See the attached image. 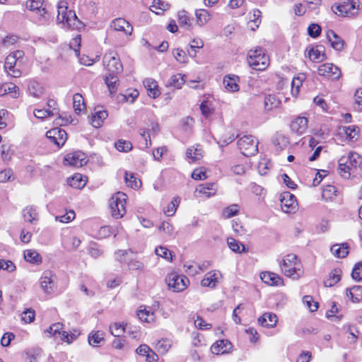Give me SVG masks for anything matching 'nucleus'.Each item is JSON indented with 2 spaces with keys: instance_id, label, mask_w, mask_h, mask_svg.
<instances>
[{
  "instance_id": "f257e3e1",
  "label": "nucleus",
  "mask_w": 362,
  "mask_h": 362,
  "mask_svg": "<svg viewBox=\"0 0 362 362\" xmlns=\"http://www.w3.org/2000/svg\"><path fill=\"white\" fill-rule=\"evenodd\" d=\"M361 166L362 156L356 152H350L339 158L338 170L341 176L349 178Z\"/></svg>"
},
{
  "instance_id": "f03ea898",
  "label": "nucleus",
  "mask_w": 362,
  "mask_h": 362,
  "mask_svg": "<svg viewBox=\"0 0 362 362\" xmlns=\"http://www.w3.org/2000/svg\"><path fill=\"white\" fill-rule=\"evenodd\" d=\"M57 21L64 23L71 29H78L81 25V22L77 18L74 11H67V2L62 1L58 4Z\"/></svg>"
},
{
  "instance_id": "7ed1b4c3",
  "label": "nucleus",
  "mask_w": 362,
  "mask_h": 362,
  "mask_svg": "<svg viewBox=\"0 0 362 362\" xmlns=\"http://www.w3.org/2000/svg\"><path fill=\"white\" fill-rule=\"evenodd\" d=\"M269 57L266 54L265 50L260 47L250 49L247 53L248 64L255 70H264L269 64Z\"/></svg>"
},
{
  "instance_id": "20e7f679",
  "label": "nucleus",
  "mask_w": 362,
  "mask_h": 362,
  "mask_svg": "<svg viewBox=\"0 0 362 362\" xmlns=\"http://www.w3.org/2000/svg\"><path fill=\"white\" fill-rule=\"evenodd\" d=\"M299 262L294 254L287 255L279 262V266L284 274L293 279H298L301 276L300 269L298 267Z\"/></svg>"
},
{
  "instance_id": "39448f33",
  "label": "nucleus",
  "mask_w": 362,
  "mask_h": 362,
  "mask_svg": "<svg viewBox=\"0 0 362 362\" xmlns=\"http://www.w3.org/2000/svg\"><path fill=\"white\" fill-rule=\"evenodd\" d=\"M126 194L117 192L110 199V208L113 218H121L126 214Z\"/></svg>"
},
{
  "instance_id": "423d86ee",
  "label": "nucleus",
  "mask_w": 362,
  "mask_h": 362,
  "mask_svg": "<svg viewBox=\"0 0 362 362\" xmlns=\"http://www.w3.org/2000/svg\"><path fill=\"white\" fill-rule=\"evenodd\" d=\"M258 141L252 135H244L238 140V146L245 156L255 155L258 151Z\"/></svg>"
},
{
  "instance_id": "0eeeda50",
  "label": "nucleus",
  "mask_w": 362,
  "mask_h": 362,
  "mask_svg": "<svg viewBox=\"0 0 362 362\" xmlns=\"http://www.w3.org/2000/svg\"><path fill=\"white\" fill-rule=\"evenodd\" d=\"M165 281L168 287L174 292H181L185 290L189 285V280L184 275H180L175 272L168 274Z\"/></svg>"
},
{
  "instance_id": "6e6552de",
  "label": "nucleus",
  "mask_w": 362,
  "mask_h": 362,
  "mask_svg": "<svg viewBox=\"0 0 362 362\" xmlns=\"http://www.w3.org/2000/svg\"><path fill=\"white\" fill-rule=\"evenodd\" d=\"M103 64L109 73L119 74L123 70L122 64L117 52L108 51L103 57Z\"/></svg>"
},
{
  "instance_id": "1a4fd4ad",
  "label": "nucleus",
  "mask_w": 362,
  "mask_h": 362,
  "mask_svg": "<svg viewBox=\"0 0 362 362\" xmlns=\"http://www.w3.org/2000/svg\"><path fill=\"white\" fill-rule=\"evenodd\" d=\"M86 154L81 151H75L66 155L64 158V165L81 168L87 163Z\"/></svg>"
},
{
  "instance_id": "9d476101",
  "label": "nucleus",
  "mask_w": 362,
  "mask_h": 362,
  "mask_svg": "<svg viewBox=\"0 0 362 362\" xmlns=\"http://www.w3.org/2000/svg\"><path fill=\"white\" fill-rule=\"evenodd\" d=\"M356 1L355 0H343L336 6L335 10L334 7H332V9L334 12L339 16L351 17L356 13Z\"/></svg>"
},
{
  "instance_id": "9b49d317",
  "label": "nucleus",
  "mask_w": 362,
  "mask_h": 362,
  "mask_svg": "<svg viewBox=\"0 0 362 362\" xmlns=\"http://www.w3.org/2000/svg\"><path fill=\"white\" fill-rule=\"evenodd\" d=\"M281 206L282 211L285 213H294L298 208L296 197L288 192H284L281 194Z\"/></svg>"
},
{
  "instance_id": "f8f14e48",
  "label": "nucleus",
  "mask_w": 362,
  "mask_h": 362,
  "mask_svg": "<svg viewBox=\"0 0 362 362\" xmlns=\"http://www.w3.org/2000/svg\"><path fill=\"white\" fill-rule=\"evenodd\" d=\"M46 136L57 147L62 146L67 139L66 132L60 128H54L47 131L46 133Z\"/></svg>"
},
{
  "instance_id": "ddd939ff",
  "label": "nucleus",
  "mask_w": 362,
  "mask_h": 362,
  "mask_svg": "<svg viewBox=\"0 0 362 362\" xmlns=\"http://www.w3.org/2000/svg\"><path fill=\"white\" fill-rule=\"evenodd\" d=\"M318 74L320 76L338 79L341 76V70L333 64L325 63L319 66Z\"/></svg>"
},
{
  "instance_id": "4468645a",
  "label": "nucleus",
  "mask_w": 362,
  "mask_h": 362,
  "mask_svg": "<svg viewBox=\"0 0 362 362\" xmlns=\"http://www.w3.org/2000/svg\"><path fill=\"white\" fill-rule=\"evenodd\" d=\"M56 276L50 271L43 273L40 279V286L45 293L50 294L54 292L55 288Z\"/></svg>"
},
{
  "instance_id": "2eb2a0df",
  "label": "nucleus",
  "mask_w": 362,
  "mask_h": 362,
  "mask_svg": "<svg viewBox=\"0 0 362 362\" xmlns=\"http://www.w3.org/2000/svg\"><path fill=\"white\" fill-rule=\"evenodd\" d=\"M26 7L30 11H36L39 14V21L45 24L47 21V11L43 7L42 0H28L26 1Z\"/></svg>"
},
{
  "instance_id": "dca6fc26",
  "label": "nucleus",
  "mask_w": 362,
  "mask_h": 362,
  "mask_svg": "<svg viewBox=\"0 0 362 362\" xmlns=\"http://www.w3.org/2000/svg\"><path fill=\"white\" fill-rule=\"evenodd\" d=\"M221 276V274L218 271H211L205 274L201 281V285L204 287L214 288L216 286Z\"/></svg>"
},
{
  "instance_id": "f3484780",
  "label": "nucleus",
  "mask_w": 362,
  "mask_h": 362,
  "mask_svg": "<svg viewBox=\"0 0 362 362\" xmlns=\"http://www.w3.org/2000/svg\"><path fill=\"white\" fill-rule=\"evenodd\" d=\"M308 128V119L305 117H296L291 124V131L297 134L302 135Z\"/></svg>"
},
{
  "instance_id": "a211bd4d",
  "label": "nucleus",
  "mask_w": 362,
  "mask_h": 362,
  "mask_svg": "<svg viewBox=\"0 0 362 362\" xmlns=\"http://www.w3.org/2000/svg\"><path fill=\"white\" fill-rule=\"evenodd\" d=\"M111 27L115 30L124 32L126 35H130L132 33L133 28L130 23L124 18H116L112 21Z\"/></svg>"
},
{
  "instance_id": "6ab92c4d",
  "label": "nucleus",
  "mask_w": 362,
  "mask_h": 362,
  "mask_svg": "<svg viewBox=\"0 0 362 362\" xmlns=\"http://www.w3.org/2000/svg\"><path fill=\"white\" fill-rule=\"evenodd\" d=\"M262 281L269 286H279L283 284L282 279L276 274L271 272H264L260 274Z\"/></svg>"
},
{
  "instance_id": "aec40b11",
  "label": "nucleus",
  "mask_w": 362,
  "mask_h": 362,
  "mask_svg": "<svg viewBox=\"0 0 362 362\" xmlns=\"http://www.w3.org/2000/svg\"><path fill=\"white\" fill-rule=\"evenodd\" d=\"M308 51V57L313 62H320L325 59V47L322 45L311 47Z\"/></svg>"
},
{
  "instance_id": "412c9836",
  "label": "nucleus",
  "mask_w": 362,
  "mask_h": 362,
  "mask_svg": "<svg viewBox=\"0 0 362 362\" xmlns=\"http://www.w3.org/2000/svg\"><path fill=\"white\" fill-rule=\"evenodd\" d=\"M217 189V185L214 182L204 183L198 186L195 193L203 194L209 198L216 193Z\"/></svg>"
},
{
  "instance_id": "4be33fe9",
  "label": "nucleus",
  "mask_w": 362,
  "mask_h": 362,
  "mask_svg": "<svg viewBox=\"0 0 362 362\" xmlns=\"http://www.w3.org/2000/svg\"><path fill=\"white\" fill-rule=\"evenodd\" d=\"M231 344L228 340L221 339L214 343L211 351L214 354L220 355L227 353L231 349Z\"/></svg>"
},
{
  "instance_id": "5701e85b",
  "label": "nucleus",
  "mask_w": 362,
  "mask_h": 362,
  "mask_svg": "<svg viewBox=\"0 0 362 362\" xmlns=\"http://www.w3.org/2000/svg\"><path fill=\"white\" fill-rule=\"evenodd\" d=\"M203 156L204 151L199 145L190 146L186 151V158L189 160V163L199 160Z\"/></svg>"
},
{
  "instance_id": "b1692460",
  "label": "nucleus",
  "mask_w": 362,
  "mask_h": 362,
  "mask_svg": "<svg viewBox=\"0 0 362 362\" xmlns=\"http://www.w3.org/2000/svg\"><path fill=\"white\" fill-rule=\"evenodd\" d=\"M277 321L276 315L272 313H266L258 319L259 324L266 327H274Z\"/></svg>"
},
{
  "instance_id": "393cba45",
  "label": "nucleus",
  "mask_w": 362,
  "mask_h": 362,
  "mask_svg": "<svg viewBox=\"0 0 362 362\" xmlns=\"http://www.w3.org/2000/svg\"><path fill=\"white\" fill-rule=\"evenodd\" d=\"M118 74L109 73L108 75L105 76L104 81L107 85L111 95L115 93L119 86Z\"/></svg>"
},
{
  "instance_id": "a878e982",
  "label": "nucleus",
  "mask_w": 362,
  "mask_h": 362,
  "mask_svg": "<svg viewBox=\"0 0 362 362\" xmlns=\"http://www.w3.org/2000/svg\"><path fill=\"white\" fill-rule=\"evenodd\" d=\"M327 38L334 49L340 51L344 48V43L343 40L333 30H329L327 33Z\"/></svg>"
},
{
  "instance_id": "bb28decb",
  "label": "nucleus",
  "mask_w": 362,
  "mask_h": 362,
  "mask_svg": "<svg viewBox=\"0 0 362 362\" xmlns=\"http://www.w3.org/2000/svg\"><path fill=\"white\" fill-rule=\"evenodd\" d=\"M144 85L148 90V94L150 97L156 98L159 96L160 91L157 82L152 78H146L144 81Z\"/></svg>"
},
{
  "instance_id": "cd10ccee",
  "label": "nucleus",
  "mask_w": 362,
  "mask_h": 362,
  "mask_svg": "<svg viewBox=\"0 0 362 362\" xmlns=\"http://www.w3.org/2000/svg\"><path fill=\"white\" fill-rule=\"evenodd\" d=\"M107 116L108 114L105 110H95L91 117L90 123L92 126L95 128L100 127L103 125L104 120L107 117Z\"/></svg>"
},
{
  "instance_id": "c85d7f7f",
  "label": "nucleus",
  "mask_w": 362,
  "mask_h": 362,
  "mask_svg": "<svg viewBox=\"0 0 362 362\" xmlns=\"http://www.w3.org/2000/svg\"><path fill=\"white\" fill-rule=\"evenodd\" d=\"M346 296L353 303H358L362 298V286H354L347 288Z\"/></svg>"
},
{
  "instance_id": "c756f323",
  "label": "nucleus",
  "mask_w": 362,
  "mask_h": 362,
  "mask_svg": "<svg viewBox=\"0 0 362 362\" xmlns=\"http://www.w3.org/2000/svg\"><path fill=\"white\" fill-rule=\"evenodd\" d=\"M280 103L281 100L276 95L269 94L264 97V106L266 111H269L277 107Z\"/></svg>"
},
{
  "instance_id": "7c9ffc66",
  "label": "nucleus",
  "mask_w": 362,
  "mask_h": 362,
  "mask_svg": "<svg viewBox=\"0 0 362 362\" xmlns=\"http://www.w3.org/2000/svg\"><path fill=\"white\" fill-rule=\"evenodd\" d=\"M349 245L347 243L334 245L331 247V252L338 258L346 257L349 254Z\"/></svg>"
},
{
  "instance_id": "2f4dec72",
  "label": "nucleus",
  "mask_w": 362,
  "mask_h": 362,
  "mask_svg": "<svg viewBox=\"0 0 362 362\" xmlns=\"http://www.w3.org/2000/svg\"><path fill=\"white\" fill-rule=\"evenodd\" d=\"M185 75L181 74H176L173 75L168 81L166 86L173 87L177 89L181 88L185 82Z\"/></svg>"
},
{
  "instance_id": "473e14b6",
  "label": "nucleus",
  "mask_w": 362,
  "mask_h": 362,
  "mask_svg": "<svg viewBox=\"0 0 362 362\" xmlns=\"http://www.w3.org/2000/svg\"><path fill=\"white\" fill-rule=\"evenodd\" d=\"M341 279V270L340 269H334L332 271L328 278H327L324 281V285L326 287H331L335 285L337 282H339Z\"/></svg>"
},
{
  "instance_id": "72a5a7b5",
  "label": "nucleus",
  "mask_w": 362,
  "mask_h": 362,
  "mask_svg": "<svg viewBox=\"0 0 362 362\" xmlns=\"http://www.w3.org/2000/svg\"><path fill=\"white\" fill-rule=\"evenodd\" d=\"M38 214L33 206H26L23 210V217L25 221L34 223L37 220Z\"/></svg>"
},
{
  "instance_id": "f704fd0d",
  "label": "nucleus",
  "mask_w": 362,
  "mask_h": 362,
  "mask_svg": "<svg viewBox=\"0 0 362 362\" xmlns=\"http://www.w3.org/2000/svg\"><path fill=\"white\" fill-rule=\"evenodd\" d=\"M24 258L25 261L33 263L40 264L42 262L40 255L35 250H27L24 252Z\"/></svg>"
},
{
  "instance_id": "c9c22d12",
  "label": "nucleus",
  "mask_w": 362,
  "mask_h": 362,
  "mask_svg": "<svg viewBox=\"0 0 362 362\" xmlns=\"http://www.w3.org/2000/svg\"><path fill=\"white\" fill-rule=\"evenodd\" d=\"M28 91L33 97L40 98L44 93V88L38 82L33 81L28 84Z\"/></svg>"
},
{
  "instance_id": "e433bc0d",
  "label": "nucleus",
  "mask_w": 362,
  "mask_h": 362,
  "mask_svg": "<svg viewBox=\"0 0 362 362\" xmlns=\"http://www.w3.org/2000/svg\"><path fill=\"white\" fill-rule=\"evenodd\" d=\"M197 24L202 26L208 23L211 18L209 12L206 9H198L195 13Z\"/></svg>"
},
{
  "instance_id": "4c0bfd02",
  "label": "nucleus",
  "mask_w": 362,
  "mask_h": 362,
  "mask_svg": "<svg viewBox=\"0 0 362 362\" xmlns=\"http://www.w3.org/2000/svg\"><path fill=\"white\" fill-rule=\"evenodd\" d=\"M124 180L127 185L133 189H138L141 185V180L137 179L132 173L125 172Z\"/></svg>"
},
{
  "instance_id": "58836bf2",
  "label": "nucleus",
  "mask_w": 362,
  "mask_h": 362,
  "mask_svg": "<svg viewBox=\"0 0 362 362\" xmlns=\"http://www.w3.org/2000/svg\"><path fill=\"white\" fill-rule=\"evenodd\" d=\"M104 341V333L101 331H93L88 336V342L91 346H97Z\"/></svg>"
},
{
  "instance_id": "ea45409f",
  "label": "nucleus",
  "mask_w": 362,
  "mask_h": 362,
  "mask_svg": "<svg viewBox=\"0 0 362 362\" xmlns=\"http://www.w3.org/2000/svg\"><path fill=\"white\" fill-rule=\"evenodd\" d=\"M237 78L238 77L225 76L223 78L225 88L230 92L238 91L239 90V86L237 83Z\"/></svg>"
},
{
  "instance_id": "a19ab883",
  "label": "nucleus",
  "mask_w": 362,
  "mask_h": 362,
  "mask_svg": "<svg viewBox=\"0 0 362 362\" xmlns=\"http://www.w3.org/2000/svg\"><path fill=\"white\" fill-rule=\"evenodd\" d=\"M137 316L141 321L148 323L154 322L156 318L154 313L147 310L146 308L139 309L137 312Z\"/></svg>"
},
{
  "instance_id": "79ce46f5",
  "label": "nucleus",
  "mask_w": 362,
  "mask_h": 362,
  "mask_svg": "<svg viewBox=\"0 0 362 362\" xmlns=\"http://www.w3.org/2000/svg\"><path fill=\"white\" fill-rule=\"evenodd\" d=\"M172 346V341L168 339L159 340L156 344V349L160 354H165Z\"/></svg>"
},
{
  "instance_id": "37998d69",
  "label": "nucleus",
  "mask_w": 362,
  "mask_h": 362,
  "mask_svg": "<svg viewBox=\"0 0 362 362\" xmlns=\"http://www.w3.org/2000/svg\"><path fill=\"white\" fill-rule=\"evenodd\" d=\"M73 107L75 112L79 114L84 108V100L82 95L79 93H76L73 96Z\"/></svg>"
},
{
  "instance_id": "c03bdc74",
  "label": "nucleus",
  "mask_w": 362,
  "mask_h": 362,
  "mask_svg": "<svg viewBox=\"0 0 362 362\" xmlns=\"http://www.w3.org/2000/svg\"><path fill=\"white\" fill-rule=\"evenodd\" d=\"M227 244L230 249L235 252L240 253L245 251V245L233 238H228L227 239Z\"/></svg>"
},
{
  "instance_id": "a18cd8bd",
  "label": "nucleus",
  "mask_w": 362,
  "mask_h": 362,
  "mask_svg": "<svg viewBox=\"0 0 362 362\" xmlns=\"http://www.w3.org/2000/svg\"><path fill=\"white\" fill-rule=\"evenodd\" d=\"M63 328V325L60 322H57L51 325L44 332L48 337H56L57 334H61V330Z\"/></svg>"
},
{
  "instance_id": "49530a36",
  "label": "nucleus",
  "mask_w": 362,
  "mask_h": 362,
  "mask_svg": "<svg viewBox=\"0 0 362 362\" xmlns=\"http://www.w3.org/2000/svg\"><path fill=\"white\" fill-rule=\"evenodd\" d=\"M70 186L75 188L83 187L86 185V180L81 174H75L69 180Z\"/></svg>"
},
{
  "instance_id": "de8ad7c7",
  "label": "nucleus",
  "mask_w": 362,
  "mask_h": 362,
  "mask_svg": "<svg viewBox=\"0 0 362 362\" xmlns=\"http://www.w3.org/2000/svg\"><path fill=\"white\" fill-rule=\"evenodd\" d=\"M185 272L191 276H194L204 269L197 264L187 262L184 264Z\"/></svg>"
},
{
  "instance_id": "09e8293b",
  "label": "nucleus",
  "mask_w": 362,
  "mask_h": 362,
  "mask_svg": "<svg viewBox=\"0 0 362 362\" xmlns=\"http://www.w3.org/2000/svg\"><path fill=\"white\" fill-rule=\"evenodd\" d=\"M155 253L157 256L160 257L167 261L173 260L172 252L166 247L160 246L156 248Z\"/></svg>"
},
{
  "instance_id": "8fccbe9b",
  "label": "nucleus",
  "mask_w": 362,
  "mask_h": 362,
  "mask_svg": "<svg viewBox=\"0 0 362 362\" xmlns=\"http://www.w3.org/2000/svg\"><path fill=\"white\" fill-rule=\"evenodd\" d=\"M178 23L181 27L185 26L187 28H190V18L185 11H181L178 13Z\"/></svg>"
},
{
  "instance_id": "3c124183",
  "label": "nucleus",
  "mask_w": 362,
  "mask_h": 362,
  "mask_svg": "<svg viewBox=\"0 0 362 362\" xmlns=\"http://www.w3.org/2000/svg\"><path fill=\"white\" fill-rule=\"evenodd\" d=\"M239 206L238 204H232L223 211V216L225 218H230L238 214Z\"/></svg>"
},
{
  "instance_id": "603ef678",
  "label": "nucleus",
  "mask_w": 362,
  "mask_h": 362,
  "mask_svg": "<svg viewBox=\"0 0 362 362\" xmlns=\"http://www.w3.org/2000/svg\"><path fill=\"white\" fill-rule=\"evenodd\" d=\"M344 132L346 137L350 139H356L358 136V127L355 125L345 127L343 128Z\"/></svg>"
},
{
  "instance_id": "864d4df0",
  "label": "nucleus",
  "mask_w": 362,
  "mask_h": 362,
  "mask_svg": "<svg viewBox=\"0 0 362 362\" xmlns=\"http://www.w3.org/2000/svg\"><path fill=\"white\" fill-rule=\"evenodd\" d=\"M110 331L113 336L119 337L125 332V328L120 323H114L110 326Z\"/></svg>"
},
{
  "instance_id": "5fc2aeb1",
  "label": "nucleus",
  "mask_w": 362,
  "mask_h": 362,
  "mask_svg": "<svg viewBox=\"0 0 362 362\" xmlns=\"http://www.w3.org/2000/svg\"><path fill=\"white\" fill-rule=\"evenodd\" d=\"M304 79H305L304 75L298 76V77L294 78L293 79L292 83H291V86H292L291 92L293 95H298V93L299 92V88L302 85V83Z\"/></svg>"
},
{
  "instance_id": "6e6d98bb",
  "label": "nucleus",
  "mask_w": 362,
  "mask_h": 362,
  "mask_svg": "<svg viewBox=\"0 0 362 362\" xmlns=\"http://www.w3.org/2000/svg\"><path fill=\"white\" fill-rule=\"evenodd\" d=\"M56 112L47 109H35L34 110V116L38 119H45L47 117L54 116Z\"/></svg>"
},
{
  "instance_id": "4d7b16f0",
  "label": "nucleus",
  "mask_w": 362,
  "mask_h": 362,
  "mask_svg": "<svg viewBox=\"0 0 362 362\" xmlns=\"http://www.w3.org/2000/svg\"><path fill=\"white\" fill-rule=\"evenodd\" d=\"M115 148L119 151L127 152L132 148V144L130 141L125 140H119L115 143Z\"/></svg>"
},
{
  "instance_id": "13d9d810",
  "label": "nucleus",
  "mask_w": 362,
  "mask_h": 362,
  "mask_svg": "<svg viewBox=\"0 0 362 362\" xmlns=\"http://www.w3.org/2000/svg\"><path fill=\"white\" fill-rule=\"evenodd\" d=\"M338 313V308L336 303L333 302L331 309L327 312L326 316L328 319L332 321H339L341 318V315L336 316L335 314Z\"/></svg>"
},
{
  "instance_id": "bf43d9fd",
  "label": "nucleus",
  "mask_w": 362,
  "mask_h": 362,
  "mask_svg": "<svg viewBox=\"0 0 362 362\" xmlns=\"http://www.w3.org/2000/svg\"><path fill=\"white\" fill-rule=\"evenodd\" d=\"M352 278L357 281L362 280V263H356L352 270Z\"/></svg>"
},
{
  "instance_id": "052dcab7",
  "label": "nucleus",
  "mask_w": 362,
  "mask_h": 362,
  "mask_svg": "<svg viewBox=\"0 0 362 362\" xmlns=\"http://www.w3.org/2000/svg\"><path fill=\"white\" fill-rule=\"evenodd\" d=\"M18 60L11 54H9L6 57L4 62V69L6 71H8V70H13V68L15 67Z\"/></svg>"
},
{
  "instance_id": "680f3d73",
  "label": "nucleus",
  "mask_w": 362,
  "mask_h": 362,
  "mask_svg": "<svg viewBox=\"0 0 362 362\" xmlns=\"http://www.w3.org/2000/svg\"><path fill=\"white\" fill-rule=\"evenodd\" d=\"M355 109L358 112L362 111V88L358 89L354 94Z\"/></svg>"
},
{
  "instance_id": "e2e57ef3",
  "label": "nucleus",
  "mask_w": 362,
  "mask_h": 362,
  "mask_svg": "<svg viewBox=\"0 0 362 362\" xmlns=\"http://www.w3.org/2000/svg\"><path fill=\"white\" fill-rule=\"evenodd\" d=\"M173 55L176 60L180 63L187 62V55L184 50L180 49H176L173 51Z\"/></svg>"
},
{
  "instance_id": "0e129e2a",
  "label": "nucleus",
  "mask_w": 362,
  "mask_h": 362,
  "mask_svg": "<svg viewBox=\"0 0 362 362\" xmlns=\"http://www.w3.org/2000/svg\"><path fill=\"white\" fill-rule=\"evenodd\" d=\"M75 218V212L73 210L69 211L66 214L55 217L56 221L62 223H69Z\"/></svg>"
},
{
  "instance_id": "69168bd1",
  "label": "nucleus",
  "mask_w": 362,
  "mask_h": 362,
  "mask_svg": "<svg viewBox=\"0 0 362 362\" xmlns=\"http://www.w3.org/2000/svg\"><path fill=\"white\" fill-rule=\"evenodd\" d=\"M35 313L32 309H27L23 312L21 319L26 323L32 322L35 319Z\"/></svg>"
},
{
  "instance_id": "338daca9",
  "label": "nucleus",
  "mask_w": 362,
  "mask_h": 362,
  "mask_svg": "<svg viewBox=\"0 0 362 362\" xmlns=\"http://www.w3.org/2000/svg\"><path fill=\"white\" fill-rule=\"evenodd\" d=\"M127 263L129 269L142 271L144 269V264L137 259H132Z\"/></svg>"
},
{
  "instance_id": "774afa93",
  "label": "nucleus",
  "mask_w": 362,
  "mask_h": 362,
  "mask_svg": "<svg viewBox=\"0 0 362 362\" xmlns=\"http://www.w3.org/2000/svg\"><path fill=\"white\" fill-rule=\"evenodd\" d=\"M160 232H163L168 236H171L173 233V226L167 221H163L158 227Z\"/></svg>"
}]
</instances>
